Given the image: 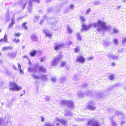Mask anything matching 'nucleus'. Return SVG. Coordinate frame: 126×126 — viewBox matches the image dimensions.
<instances>
[{
    "mask_svg": "<svg viewBox=\"0 0 126 126\" xmlns=\"http://www.w3.org/2000/svg\"><path fill=\"white\" fill-rule=\"evenodd\" d=\"M43 20H41V21H40V24H42V23L43 22Z\"/></svg>",
    "mask_w": 126,
    "mask_h": 126,
    "instance_id": "obj_63",
    "label": "nucleus"
},
{
    "mask_svg": "<svg viewBox=\"0 0 126 126\" xmlns=\"http://www.w3.org/2000/svg\"><path fill=\"white\" fill-rule=\"evenodd\" d=\"M9 85V90L10 91H18L22 89L21 87L19 86L16 83L13 82H10Z\"/></svg>",
    "mask_w": 126,
    "mask_h": 126,
    "instance_id": "obj_6",
    "label": "nucleus"
},
{
    "mask_svg": "<svg viewBox=\"0 0 126 126\" xmlns=\"http://www.w3.org/2000/svg\"><path fill=\"white\" fill-rule=\"evenodd\" d=\"M43 32L45 33L46 35L48 36V37H50L52 35L51 34L50 32V31L47 29H44L43 30Z\"/></svg>",
    "mask_w": 126,
    "mask_h": 126,
    "instance_id": "obj_20",
    "label": "nucleus"
},
{
    "mask_svg": "<svg viewBox=\"0 0 126 126\" xmlns=\"http://www.w3.org/2000/svg\"><path fill=\"white\" fill-rule=\"evenodd\" d=\"M27 3L26 0H22L20 2L21 6L22 9H24Z\"/></svg>",
    "mask_w": 126,
    "mask_h": 126,
    "instance_id": "obj_16",
    "label": "nucleus"
},
{
    "mask_svg": "<svg viewBox=\"0 0 126 126\" xmlns=\"http://www.w3.org/2000/svg\"><path fill=\"white\" fill-rule=\"evenodd\" d=\"M63 58V56L62 53H60L51 62L50 65L53 66L57 65L58 64L59 62Z\"/></svg>",
    "mask_w": 126,
    "mask_h": 126,
    "instance_id": "obj_4",
    "label": "nucleus"
},
{
    "mask_svg": "<svg viewBox=\"0 0 126 126\" xmlns=\"http://www.w3.org/2000/svg\"><path fill=\"white\" fill-rule=\"evenodd\" d=\"M72 43V42L71 41H70L68 42L67 43V45H71Z\"/></svg>",
    "mask_w": 126,
    "mask_h": 126,
    "instance_id": "obj_55",
    "label": "nucleus"
},
{
    "mask_svg": "<svg viewBox=\"0 0 126 126\" xmlns=\"http://www.w3.org/2000/svg\"><path fill=\"white\" fill-rule=\"evenodd\" d=\"M83 86L85 87H86L87 86V83H84L83 84Z\"/></svg>",
    "mask_w": 126,
    "mask_h": 126,
    "instance_id": "obj_61",
    "label": "nucleus"
},
{
    "mask_svg": "<svg viewBox=\"0 0 126 126\" xmlns=\"http://www.w3.org/2000/svg\"><path fill=\"white\" fill-rule=\"evenodd\" d=\"M15 18L14 15H13L11 19V22L8 27V28L10 29L12 27L13 25L15 23Z\"/></svg>",
    "mask_w": 126,
    "mask_h": 126,
    "instance_id": "obj_17",
    "label": "nucleus"
},
{
    "mask_svg": "<svg viewBox=\"0 0 126 126\" xmlns=\"http://www.w3.org/2000/svg\"><path fill=\"white\" fill-rule=\"evenodd\" d=\"M34 18L36 20H34V21L35 22H36V21L38 19L39 17L37 16H36L34 17Z\"/></svg>",
    "mask_w": 126,
    "mask_h": 126,
    "instance_id": "obj_53",
    "label": "nucleus"
},
{
    "mask_svg": "<svg viewBox=\"0 0 126 126\" xmlns=\"http://www.w3.org/2000/svg\"><path fill=\"white\" fill-rule=\"evenodd\" d=\"M35 69L34 71H40L45 72L46 71V69L43 66H38L37 64L35 65Z\"/></svg>",
    "mask_w": 126,
    "mask_h": 126,
    "instance_id": "obj_12",
    "label": "nucleus"
},
{
    "mask_svg": "<svg viewBox=\"0 0 126 126\" xmlns=\"http://www.w3.org/2000/svg\"><path fill=\"white\" fill-rule=\"evenodd\" d=\"M7 36V35L5 33L4 34L3 38H2L0 40V42H3L7 43L8 38Z\"/></svg>",
    "mask_w": 126,
    "mask_h": 126,
    "instance_id": "obj_19",
    "label": "nucleus"
},
{
    "mask_svg": "<svg viewBox=\"0 0 126 126\" xmlns=\"http://www.w3.org/2000/svg\"><path fill=\"white\" fill-rule=\"evenodd\" d=\"M18 67L19 69L20 73V74H22L23 75L24 74V72L23 70L21 69V65L19 64L18 63Z\"/></svg>",
    "mask_w": 126,
    "mask_h": 126,
    "instance_id": "obj_32",
    "label": "nucleus"
},
{
    "mask_svg": "<svg viewBox=\"0 0 126 126\" xmlns=\"http://www.w3.org/2000/svg\"><path fill=\"white\" fill-rule=\"evenodd\" d=\"M115 65V63L113 62L111 64V66H114Z\"/></svg>",
    "mask_w": 126,
    "mask_h": 126,
    "instance_id": "obj_60",
    "label": "nucleus"
},
{
    "mask_svg": "<svg viewBox=\"0 0 126 126\" xmlns=\"http://www.w3.org/2000/svg\"><path fill=\"white\" fill-rule=\"evenodd\" d=\"M107 56L109 58L113 60L117 59L118 58V57L117 56L113 55L111 54H108L107 55Z\"/></svg>",
    "mask_w": 126,
    "mask_h": 126,
    "instance_id": "obj_15",
    "label": "nucleus"
},
{
    "mask_svg": "<svg viewBox=\"0 0 126 126\" xmlns=\"http://www.w3.org/2000/svg\"><path fill=\"white\" fill-rule=\"evenodd\" d=\"M76 35L77 39L79 40H81V38L80 35V33L78 32H77Z\"/></svg>",
    "mask_w": 126,
    "mask_h": 126,
    "instance_id": "obj_30",
    "label": "nucleus"
},
{
    "mask_svg": "<svg viewBox=\"0 0 126 126\" xmlns=\"http://www.w3.org/2000/svg\"><path fill=\"white\" fill-rule=\"evenodd\" d=\"M34 1L36 2H39L40 1V0H29V5L28 6V9L29 11L30 12L31 11L30 10L32 9L31 6L32 5V2Z\"/></svg>",
    "mask_w": 126,
    "mask_h": 126,
    "instance_id": "obj_14",
    "label": "nucleus"
},
{
    "mask_svg": "<svg viewBox=\"0 0 126 126\" xmlns=\"http://www.w3.org/2000/svg\"><path fill=\"white\" fill-rule=\"evenodd\" d=\"M114 79L115 77L114 75H110L109 79L110 80H113Z\"/></svg>",
    "mask_w": 126,
    "mask_h": 126,
    "instance_id": "obj_41",
    "label": "nucleus"
},
{
    "mask_svg": "<svg viewBox=\"0 0 126 126\" xmlns=\"http://www.w3.org/2000/svg\"><path fill=\"white\" fill-rule=\"evenodd\" d=\"M8 56L11 58H13L15 57V55L12 53L9 52L8 54Z\"/></svg>",
    "mask_w": 126,
    "mask_h": 126,
    "instance_id": "obj_27",
    "label": "nucleus"
},
{
    "mask_svg": "<svg viewBox=\"0 0 126 126\" xmlns=\"http://www.w3.org/2000/svg\"><path fill=\"white\" fill-rule=\"evenodd\" d=\"M64 46V44L63 43L60 44L57 46H55V49L56 51L59 50L63 48Z\"/></svg>",
    "mask_w": 126,
    "mask_h": 126,
    "instance_id": "obj_18",
    "label": "nucleus"
},
{
    "mask_svg": "<svg viewBox=\"0 0 126 126\" xmlns=\"http://www.w3.org/2000/svg\"><path fill=\"white\" fill-rule=\"evenodd\" d=\"M12 67L14 70H17V68L14 65H13L12 66Z\"/></svg>",
    "mask_w": 126,
    "mask_h": 126,
    "instance_id": "obj_57",
    "label": "nucleus"
},
{
    "mask_svg": "<svg viewBox=\"0 0 126 126\" xmlns=\"http://www.w3.org/2000/svg\"><path fill=\"white\" fill-rule=\"evenodd\" d=\"M66 78L65 77H63L60 79V80L61 82H63L65 80Z\"/></svg>",
    "mask_w": 126,
    "mask_h": 126,
    "instance_id": "obj_43",
    "label": "nucleus"
},
{
    "mask_svg": "<svg viewBox=\"0 0 126 126\" xmlns=\"http://www.w3.org/2000/svg\"><path fill=\"white\" fill-rule=\"evenodd\" d=\"M60 66L61 67H64L66 66V62L62 61L61 63Z\"/></svg>",
    "mask_w": 126,
    "mask_h": 126,
    "instance_id": "obj_29",
    "label": "nucleus"
},
{
    "mask_svg": "<svg viewBox=\"0 0 126 126\" xmlns=\"http://www.w3.org/2000/svg\"><path fill=\"white\" fill-rule=\"evenodd\" d=\"M32 76L33 77V78L35 79H41V77L34 74L32 75Z\"/></svg>",
    "mask_w": 126,
    "mask_h": 126,
    "instance_id": "obj_21",
    "label": "nucleus"
},
{
    "mask_svg": "<svg viewBox=\"0 0 126 126\" xmlns=\"http://www.w3.org/2000/svg\"><path fill=\"white\" fill-rule=\"evenodd\" d=\"M82 29L81 32H83L85 31L89 30L94 27L96 29V30L99 32H102L108 31L111 29V27L107 25L106 23L99 19H98L96 22L91 23L86 25L84 23L82 24Z\"/></svg>",
    "mask_w": 126,
    "mask_h": 126,
    "instance_id": "obj_1",
    "label": "nucleus"
},
{
    "mask_svg": "<svg viewBox=\"0 0 126 126\" xmlns=\"http://www.w3.org/2000/svg\"><path fill=\"white\" fill-rule=\"evenodd\" d=\"M45 120V118L44 117H42L41 118V121L42 122H44Z\"/></svg>",
    "mask_w": 126,
    "mask_h": 126,
    "instance_id": "obj_59",
    "label": "nucleus"
},
{
    "mask_svg": "<svg viewBox=\"0 0 126 126\" xmlns=\"http://www.w3.org/2000/svg\"><path fill=\"white\" fill-rule=\"evenodd\" d=\"M20 35V34H19V33H15L14 34V36L17 37H19Z\"/></svg>",
    "mask_w": 126,
    "mask_h": 126,
    "instance_id": "obj_50",
    "label": "nucleus"
},
{
    "mask_svg": "<svg viewBox=\"0 0 126 126\" xmlns=\"http://www.w3.org/2000/svg\"><path fill=\"white\" fill-rule=\"evenodd\" d=\"M92 94V92L89 91H87L85 93L83 94L81 91H79L77 93V95L79 98L82 97L84 95L89 96L91 95Z\"/></svg>",
    "mask_w": 126,
    "mask_h": 126,
    "instance_id": "obj_8",
    "label": "nucleus"
},
{
    "mask_svg": "<svg viewBox=\"0 0 126 126\" xmlns=\"http://www.w3.org/2000/svg\"><path fill=\"white\" fill-rule=\"evenodd\" d=\"M91 11V9H88L86 11L85 13V15H87Z\"/></svg>",
    "mask_w": 126,
    "mask_h": 126,
    "instance_id": "obj_45",
    "label": "nucleus"
},
{
    "mask_svg": "<svg viewBox=\"0 0 126 126\" xmlns=\"http://www.w3.org/2000/svg\"><path fill=\"white\" fill-rule=\"evenodd\" d=\"M67 121L63 119H61L58 117L55 118L53 121V125L51 123H47L45 125V126H57L59 125V123H60L63 125L65 126L67 123Z\"/></svg>",
    "mask_w": 126,
    "mask_h": 126,
    "instance_id": "obj_3",
    "label": "nucleus"
},
{
    "mask_svg": "<svg viewBox=\"0 0 126 126\" xmlns=\"http://www.w3.org/2000/svg\"><path fill=\"white\" fill-rule=\"evenodd\" d=\"M53 10L52 8L51 7L48 8L47 10V11L49 12H52Z\"/></svg>",
    "mask_w": 126,
    "mask_h": 126,
    "instance_id": "obj_48",
    "label": "nucleus"
},
{
    "mask_svg": "<svg viewBox=\"0 0 126 126\" xmlns=\"http://www.w3.org/2000/svg\"><path fill=\"white\" fill-rule=\"evenodd\" d=\"M94 101L92 100L87 105L86 108L91 110H94L96 109V107L94 105Z\"/></svg>",
    "mask_w": 126,
    "mask_h": 126,
    "instance_id": "obj_9",
    "label": "nucleus"
},
{
    "mask_svg": "<svg viewBox=\"0 0 126 126\" xmlns=\"http://www.w3.org/2000/svg\"><path fill=\"white\" fill-rule=\"evenodd\" d=\"M80 20L83 22H84L86 20V19L84 18V17L82 16H80Z\"/></svg>",
    "mask_w": 126,
    "mask_h": 126,
    "instance_id": "obj_36",
    "label": "nucleus"
},
{
    "mask_svg": "<svg viewBox=\"0 0 126 126\" xmlns=\"http://www.w3.org/2000/svg\"><path fill=\"white\" fill-rule=\"evenodd\" d=\"M48 76L47 75H43L41 78V79L44 81H47L48 79Z\"/></svg>",
    "mask_w": 126,
    "mask_h": 126,
    "instance_id": "obj_22",
    "label": "nucleus"
},
{
    "mask_svg": "<svg viewBox=\"0 0 126 126\" xmlns=\"http://www.w3.org/2000/svg\"><path fill=\"white\" fill-rule=\"evenodd\" d=\"M67 31L70 34L72 32V30L71 28L69 26H67Z\"/></svg>",
    "mask_w": 126,
    "mask_h": 126,
    "instance_id": "obj_35",
    "label": "nucleus"
},
{
    "mask_svg": "<svg viewBox=\"0 0 126 126\" xmlns=\"http://www.w3.org/2000/svg\"><path fill=\"white\" fill-rule=\"evenodd\" d=\"M60 103L62 105H66L68 106L71 109H73L74 108V105L73 102L70 100H63L60 101Z\"/></svg>",
    "mask_w": 126,
    "mask_h": 126,
    "instance_id": "obj_5",
    "label": "nucleus"
},
{
    "mask_svg": "<svg viewBox=\"0 0 126 126\" xmlns=\"http://www.w3.org/2000/svg\"><path fill=\"white\" fill-rule=\"evenodd\" d=\"M121 8V6L119 5V6H116V8L117 9H119Z\"/></svg>",
    "mask_w": 126,
    "mask_h": 126,
    "instance_id": "obj_56",
    "label": "nucleus"
},
{
    "mask_svg": "<svg viewBox=\"0 0 126 126\" xmlns=\"http://www.w3.org/2000/svg\"><path fill=\"white\" fill-rule=\"evenodd\" d=\"M122 43H124L126 42V37H124L122 40Z\"/></svg>",
    "mask_w": 126,
    "mask_h": 126,
    "instance_id": "obj_42",
    "label": "nucleus"
},
{
    "mask_svg": "<svg viewBox=\"0 0 126 126\" xmlns=\"http://www.w3.org/2000/svg\"><path fill=\"white\" fill-rule=\"evenodd\" d=\"M9 119V116L8 115L5 116L3 119L1 118L0 119V125L3 126L5 125L7 123Z\"/></svg>",
    "mask_w": 126,
    "mask_h": 126,
    "instance_id": "obj_11",
    "label": "nucleus"
},
{
    "mask_svg": "<svg viewBox=\"0 0 126 126\" xmlns=\"http://www.w3.org/2000/svg\"><path fill=\"white\" fill-rule=\"evenodd\" d=\"M13 40L14 42L16 43H18L20 41V40L19 39H16V38L13 39Z\"/></svg>",
    "mask_w": 126,
    "mask_h": 126,
    "instance_id": "obj_39",
    "label": "nucleus"
},
{
    "mask_svg": "<svg viewBox=\"0 0 126 126\" xmlns=\"http://www.w3.org/2000/svg\"><path fill=\"white\" fill-rule=\"evenodd\" d=\"M47 20L48 22H50V25L51 26V28L53 30H55L57 22L54 21V19L51 17L49 18Z\"/></svg>",
    "mask_w": 126,
    "mask_h": 126,
    "instance_id": "obj_10",
    "label": "nucleus"
},
{
    "mask_svg": "<svg viewBox=\"0 0 126 126\" xmlns=\"http://www.w3.org/2000/svg\"><path fill=\"white\" fill-rule=\"evenodd\" d=\"M26 23H23L22 25V27L24 29L27 30V27L26 26Z\"/></svg>",
    "mask_w": 126,
    "mask_h": 126,
    "instance_id": "obj_37",
    "label": "nucleus"
},
{
    "mask_svg": "<svg viewBox=\"0 0 126 126\" xmlns=\"http://www.w3.org/2000/svg\"><path fill=\"white\" fill-rule=\"evenodd\" d=\"M31 38L32 40L33 41H37L38 39L36 35H32L31 36Z\"/></svg>",
    "mask_w": 126,
    "mask_h": 126,
    "instance_id": "obj_23",
    "label": "nucleus"
},
{
    "mask_svg": "<svg viewBox=\"0 0 126 126\" xmlns=\"http://www.w3.org/2000/svg\"><path fill=\"white\" fill-rule=\"evenodd\" d=\"M86 125L87 126H100L98 121L95 119L88 120Z\"/></svg>",
    "mask_w": 126,
    "mask_h": 126,
    "instance_id": "obj_7",
    "label": "nucleus"
},
{
    "mask_svg": "<svg viewBox=\"0 0 126 126\" xmlns=\"http://www.w3.org/2000/svg\"><path fill=\"white\" fill-rule=\"evenodd\" d=\"M80 51V47H76L75 49V52H78Z\"/></svg>",
    "mask_w": 126,
    "mask_h": 126,
    "instance_id": "obj_40",
    "label": "nucleus"
},
{
    "mask_svg": "<svg viewBox=\"0 0 126 126\" xmlns=\"http://www.w3.org/2000/svg\"><path fill=\"white\" fill-rule=\"evenodd\" d=\"M12 47H3L2 48V50L4 51L8 49H12Z\"/></svg>",
    "mask_w": 126,
    "mask_h": 126,
    "instance_id": "obj_25",
    "label": "nucleus"
},
{
    "mask_svg": "<svg viewBox=\"0 0 126 126\" xmlns=\"http://www.w3.org/2000/svg\"><path fill=\"white\" fill-rule=\"evenodd\" d=\"M37 51L35 50H33L31 51L30 53V55L32 57H33L36 55Z\"/></svg>",
    "mask_w": 126,
    "mask_h": 126,
    "instance_id": "obj_26",
    "label": "nucleus"
},
{
    "mask_svg": "<svg viewBox=\"0 0 126 126\" xmlns=\"http://www.w3.org/2000/svg\"><path fill=\"white\" fill-rule=\"evenodd\" d=\"M65 112L64 114L65 115L71 116H73L71 112L67 110H65Z\"/></svg>",
    "mask_w": 126,
    "mask_h": 126,
    "instance_id": "obj_24",
    "label": "nucleus"
},
{
    "mask_svg": "<svg viewBox=\"0 0 126 126\" xmlns=\"http://www.w3.org/2000/svg\"><path fill=\"white\" fill-rule=\"evenodd\" d=\"M85 60V58L82 56H80L77 58L76 60V61L77 62L80 63H84Z\"/></svg>",
    "mask_w": 126,
    "mask_h": 126,
    "instance_id": "obj_13",
    "label": "nucleus"
},
{
    "mask_svg": "<svg viewBox=\"0 0 126 126\" xmlns=\"http://www.w3.org/2000/svg\"><path fill=\"white\" fill-rule=\"evenodd\" d=\"M122 1L123 2H126V0H122Z\"/></svg>",
    "mask_w": 126,
    "mask_h": 126,
    "instance_id": "obj_64",
    "label": "nucleus"
},
{
    "mask_svg": "<svg viewBox=\"0 0 126 126\" xmlns=\"http://www.w3.org/2000/svg\"><path fill=\"white\" fill-rule=\"evenodd\" d=\"M109 44L110 43L108 41H105L104 42L103 45L104 47H106L109 46Z\"/></svg>",
    "mask_w": 126,
    "mask_h": 126,
    "instance_id": "obj_38",
    "label": "nucleus"
},
{
    "mask_svg": "<svg viewBox=\"0 0 126 126\" xmlns=\"http://www.w3.org/2000/svg\"><path fill=\"white\" fill-rule=\"evenodd\" d=\"M51 80L52 82H55L56 80V78L55 77H52L51 79Z\"/></svg>",
    "mask_w": 126,
    "mask_h": 126,
    "instance_id": "obj_49",
    "label": "nucleus"
},
{
    "mask_svg": "<svg viewBox=\"0 0 126 126\" xmlns=\"http://www.w3.org/2000/svg\"><path fill=\"white\" fill-rule=\"evenodd\" d=\"M80 77L79 76V74H77L74 76V79L76 80L79 79Z\"/></svg>",
    "mask_w": 126,
    "mask_h": 126,
    "instance_id": "obj_31",
    "label": "nucleus"
},
{
    "mask_svg": "<svg viewBox=\"0 0 126 126\" xmlns=\"http://www.w3.org/2000/svg\"><path fill=\"white\" fill-rule=\"evenodd\" d=\"M62 5H59L57 7V9L59 10H60L62 7Z\"/></svg>",
    "mask_w": 126,
    "mask_h": 126,
    "instance_id": "obj_51",
    "label": "nucleus"
},
{
    "mask_svg": "<svg viewBox=\"0 0 126 126\" xmlns=\"http://www.w3.org/2000/svg\"><path fill=\"white\" fill-rule=\"evenodd\" d=\"M22 18V17H19V18H17V20H18V21L19 20H21Z\"/></svg>",
    "mask_w": 126,
    "mask_h": 126,
    "instance_id": "obj_62",
    "label": "nucleus"
},
{
    "mask_svg": "<svg viewBox=\"0 0 126 126\" xmlns=\"http://www.w3.org/2000/svg\"><path fill=\"white\" fill-rule=\"evenodd\" d=\"M113 41L114 44L116 45H117L119 42L117 38L113 39Z\"/></svg>",
    "mask_w": 126,
    "mask_h": 126,
    "instance_id": "obj_34",
    "label": "nucleus"
},
{
    "mask_svg": "<svg viewBox=\"0 0 126 126\" xmlns=\"http://www.w3.org/2000/svg\"><path fill=\"white\" fill-rule=\"evenodd\" d=\"M99 1H96V2H95L94 3L96 5L98 4H99Z\"/></svg>",
    "mask_w": 126,
    "mask_h": 126,
    "instance_id": "obj_58",
    "label": "nucleus"
},
{
    "mask_svg": "<svg viewBox=\"0 0 126 126\" xmlns=\"http://www.w3.org/2000/svg\"><path fill=\"white\" fill-rule=\"evenodd\" d=\"M69 8L71 9H72L74 8V5L73 4H71L69 6Z\"/></svg>",
    "mask_w": 126,
    "mask_h": 126,
    "instance_id": "obj_46",
    "label": "nucleus"
},
{
    "mask_svg": "<svg viewBox=\"0 0 126 126\" xmlns=\"http://www.w3.org/2000/svg\"><path fill=\"white\" fill-rule=\"evenodd\" d=\"M113 32L115 34H118L119 32V31L118 29L115 28L113 29Z\"/></svg>",
    "mask_w": 126,
    "mask_h": 126,
    "instance_id": "obj_33",
    "label": "nucleus"
},
{
    "mask_svg": "<svg viewBox=\"0 0 126 126\" xmlns=\"http://www.w3.org/2000/svg\"><path fill=\"white\" fill-rule=\"evenodd\" d=\"M69 11V9L68 8H67L64 11V12L65 13H67Z\"/></svg>",
    "mask_w": 126,
    "mask_h": 126,
    "instance_id": "obj_52",
    "label": "nucleus"
},
{
    "mask_svg": "<svg viewBox=\"0 0 126 126\" xmlns=\"http://www.w3.org/2000/svg\"><path fill=\"white\" fill-rule=\"evenodd\" d=\"M115 114L118 115L119 117L120 118L121 126H122V125L124 124L125 122L124 120L125 117L124 114L118 110H116L115 111ZM110 120L111 124V126H119L118 124L114 121L112 118H110Z\"/></svg>",
    "mask_w": 126,
    "mask_h": 126,
    "instance_id": "obj_2",
    "label": "nucleus"
},
{
    "mask_svg": "<svg viewBox=\"0 0 126 126\" xmlns=\"http://www.w3.org/2000/svg\"><path fill=\"white\" fill-rule=\"evenodd\" d=\"M35 65L34 66V67L33 68H31V67H28V71L31 72H33L34 73H35L36 72V71H34V69H35Z\"/></svg>",
    "mask_w": 126,
    "mask_h": 126,
    "instance_id": "obj_28",
    "label": "nucleus"
},
{
    "mask_svg": "<svg viewBox=\"0 0 126 126\" xmlns=\"http://www.w3.org/2000/svg\"><path fill=\"white\" fill-rule=\"evenodd\" d=\"M94 59V57L91 56L87 58V59L89 61L93 60Z\"/></svg>",
    "mask_w": 126,
    "mask_h": 126,
    "instance_id": "obj_47",
    "label": "nucleus"
},
{
    "mask_svg": "<svg viewBox=\"0 0 126 126\" xmlns=\"http://www.w3.org/2000/svg\"><path fill=\"white\" fill-rule=\"evenodd\" d=\"M46 60V58L45 57L41 58L40 59V61L43 62L45 61Z\"/></svg>",
    "mask_w": 126,
    "mask_h": 126,
    "instance_id": "obj_44",
    "label": "nucleus"
},
{
    "mask_svg": "<svg viewBox=\"0 0 126 126\" xmlns=\"http://www.w3.org/2000/svg\"><path fill=\"white\" fill-rule=\"evenodd\" d=\"M45 99L46 100H48L50 99V97L49 96H47L46 97Z\"/></svg>",
    "mask_w": 126,
    "mask_h": 126,
    "instance_id": "obj_54",
    "label": "nucleus"
}]
</instances>
